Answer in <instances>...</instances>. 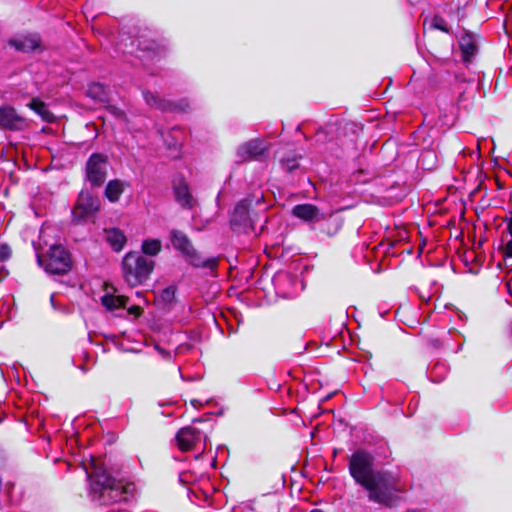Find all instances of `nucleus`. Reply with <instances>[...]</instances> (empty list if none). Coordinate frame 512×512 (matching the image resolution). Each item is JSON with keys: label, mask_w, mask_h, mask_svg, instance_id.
I'll return each instance as SVG.
<instances>
[{"label": "nucleus", "mask_w": 512, "mask_h": 512, "mask_svg": "<svg viewBox=\"0 0 512 512\" xmlns=\"http://www.w3.org/2000/svg\"><path fill=\"white\" fill-rule=\"evenodd\" d=\"M11 255V249L7 245H0V262L7 260Z\"/></svg>", "instance_id": "29"}, {"label": "nucleus", "mask_w": 512, "mask_h": 512, "mask_svg": "<svg viewBox=\"0 0 512 512\" xmlns=\"http://www.w3.org/2000/svg\"><path fill=\"white\" fill-rule=\"evenodd\" d=\"M27 106L37 113L44 121L52 122L54 120V115L49 111L47 105L40 99L33 98Z\"/></svg>", "instance_id": "21"}, {"label": "nucleus", "mask_w": 512, "mask_h": 512, "mask_svg": "<svg viewBox=\"0 0 512 512\" xmlns=\"http://www.w3.org/2000/svg\"><path fill=\"white\" fill-rule=\"evenodd\" d=\"M197 403H198V400H192V401H191V404H192L194 407H196V404H197Z\"/></svg>", "instance_id": "37"}, {"label": "nucleus", "mask_w": 512, "mask_h": 512, "mask_svg": "<svg viewBox=\"0 0 512 512\" xmlns=\"http://www.w3.org/2000/svg\"><path fill=\"white\" fill-rule=\"evenodd\" d=\"M100 206L98 197L88 190H82L72 211L77 221H85L95 215Z\"/></svg>", "instance_id": "8"}, {"label": "nucleus", "mask_w": 512, "mask_h": 512, "mask_svg": "<svg viewBox=\"0 0 512 512\" xmlns=\"http://www.w3.org/2000/svg\"><path fill=\"white\" fill-rule=\"evenodd\" d=\"M252 200L249 198L240 201L234 208L231 216V226L234 230H254V219L251 214Z\"/></svg>", "instance_id": "9"}, {"label": "nucleus", "mask_w": 512, "mask_h": 512, "mask_svg": "<svg viewBox=\"0 0 512 512\" xmlns=\"http://www.w3.org/2000/svg\"><path fill=\"white\" fill-rule=\"evenodd\" d=\"M155 266L152 259H148L139 252L127 253L122 261V273L125 282L135 287L146 282Z\"/></svg>", "instance_id": "3"}, {"label": "nucleus", "mask_w": 512, "mask_h": 512, "mask_svg": "<svg viewBox=\"0 0 512 512\" xmlns=\"http://www.w3.org/2000/svg\"><path fill=\"white\" fill-rule=\"evenodd\" d=\"M506 228L501 234L500 250L505 258H512V216L505 218Z\"/></svg>", "instance_id": "16"}, {"label": "nucleus", "mask_w": 512, "mask_h": 512, "mask_svg": "<svg viewBox=\"0 0 512 512\" xmlns=\"http://www.w3.org/2000/svg\"><path fill=\"white\" fill-rule=\"evenodd\" d=\"M160 298L165 303H171L175 298V288L170 286L162 290Z\"/></svg>", "instance_id": "26"}, {"label": "nucleus", "mask_w": 512, "mask_h": 512, "mask_svg": "<svg viewBox=\"0 0 512 512\" xmlns=\"http://www.w3.org/2000/svg\"><path fill=\"white\" fill-rule=\"evenodd\" d=\"M126 184L118 179L111 180L105 188V196L110 202H117L124 191Z\"/></svg>", "instance_id": "19"}, {"label": "nucleus", "mask_w": 512, "mask_h": 512, "mask_svg": "<svg viewBox=\"0 0 512 512\" xmlns=\"http://www.w3.org/2000/svg\"><path fill=\"white\" fill-rule=\"evenodd\" d=\"M9 45L21 52H31L41 47V39L38 34L21 35L11 39Z\"/></svg>", "instance_id": "13"}, {"label": "nucleus", "mask_w": 512, "mask_h": 512, "mask_svg": "<svg viewBox=\"0 0 512 512\" xmlns=\"http://www.w3.org/2000/svg\"><path fill=\"white\" fill-rule=\"evenodd\" d=\"M140 55H137L141 60L154 59L159 55V48L154 41L140 42L137 44Z\"/></svg>", "instance_id": "22"}, {"label": "nucleus", "mask_w": 512, "mask_h": 512, "mask_svg": "<svg viewBox=\"0 0 512 512\" xmlns=\"http://www.w3.org/2000/svg\"><path fill=\"white\" fill-rule=\"evenodd\" d=\"M106 239L112 249L116 252L121 251L126 243V236L118 228L107 230Z\"/></svg>", "instance_id": "18"}, {"label": "nucleus", "mask_w": 512, "mask_h": 512, "mask_svg": "<svg viewBox=\"0 0 512 512\" xmlns=\"http://www.w3.org/2000/svg\"><path fill=\"white\" fill-rule=\"evenodd\" d=\"M108 158L101 153H93L86 162V178L91 185L101 186L107 176Z\"/></svg>", "instance_id": "7"}, {"label": "nucleus", "mask_w": 512, "mask_h": 512, "mask_svg": "<svg viewBox=\"0 0 512 512\" xmlns=\"http://www.w3.org/2000/svg\"><path fill=\"white\" fill-rule=\"evenodd\" d=\"M176 442L182 451L195 450L202 453L206 447V436L197 428L187 426L178 431Z\"/></svg>", "instance_id": "6"}, {"label": "nucleus", "mask_w": 512, "mask_h": 512, "mask_svg": "<svg viewBox=\"0 0 512 512\" xmlns=\"http://www.w3.org/2000/svg\"><path fill=\"white\" fill-rule=\"evenodd\" d=\"M349 473L354 481L368 491L369 500L388 504L392 487L386 473L374 469V457L365 450L355 451L349 458Z\"/></svg>", "instance_id": "2"}, {"label": "nucleus", "mask_w": 512, "mask_h": 512, "mask_svg": "<svg viewBox=\"0 0 512 512\" xmlns=\"http://www.w3.org/2000/svg\"><path fill=\"white\" fill-rule=\"evenodd\" d=\"M449 368L444 362H437L429 370L428 376L432 382H441L448 374Z\"/></svg>", "instance_id": "23"}, {"label": "nucleus", "mask_w": 512, "mask_h": 512, "mask_svg": "<svg viewBox=\"0 0 512 512\" xmlns=\"http://www.w3.org/2000/svg\"><path fill=\"white\" fill-rule=\"evenodd\" d=\"M170 240L174 249L179 251L189 264L210 270H214L217 267V259L213 257L204 258L195 250L190 239L182 231L172 230Z\"/></svg>", "instance_id": "4"}, {"label": "nucleus", "mask_w": 512, "mask_h": 512, "mask_svg": "<svg viewBox=\"0 0 512 512\" xmlns=\"http://www.w3.org/2000/svg\"><path fill=\"white\" fill-rule=\"evenodd\" d=\"M311 512H323V511H321V510H319V509H314V510H312Z\"/></svg>", "instance_id": "40"}, {"label": "nucleus", "mask_w": 512, "mask_h": 512, "mask_svg": "<svg viewBox=\"0 0 512 512\" xmlns=\"http://www.w3.org/2000/svg\"><path fill=\"white\" fill-rule=\"evenodd\" d=\"M427 160H436L435 153L432 151H425L421 154V158H420V161H421V164L423 167H425L426 169H432L433 164L426 163Z\"/></svg>", "instance_id": "27"}, {"label": "nucleus", "mask_w": 512, "mask_h": 512, "mask_svg": "<svg viewBox=\"0 0 512 512\" xmlns=\"http://www.w3.org/2000/svg\"><path fill=\"white\" fill-rule=\"evenodd\" d=\"M142 252L148 256H156L161 250V241L158 239H146L141 246Z\"/></svg>", "instance_id": "24"}, {"label": "nucleus", "mask_w": 512, "mask_h": 512, "mask_svg": "<svg viewBox=\"0 0 512 512\" xmlns=\"http://www.w3.org/2000/svg\"><path fill=\"white\" fill-rule=\"evenodd\" d=\"M109 109H110V112H111L115 117H117V118H119V119H124V118H125V113H124L121 109H119V108H117V107H114V106L110 107Z\"/></svg>", "instance_id": "31"}, {"label": "nucleus", "mask_w": 512, "mask_h": 512, "mask_svg": "<svg viewBox=\"0 0 512 512\" xmlns=\"http://www.w3.org/2000/svg\"><path fill=\"white\" fill-rule=\"evenodd\" d=\"M116 291L114 287H111L110 290L107 288L105 294L101 297L102 305L109 311L125 307L128 302L126 296L117 295Z\"/></svg>", "instance_id": "15"}, {"label": "nucleus", "mask_w": 512, "mask_h": 512, "mask_svg": "<svg viewBox=\"0 0 512 512\" xmlns=\"http://www.w3.org/2000/svg\"><path fill=\"white\" fill-rule=\"evenodd\" d=\"M187 476H188V475H187L186 473H182V474H180V476H179V480H180L181 482H185V483H186V482H188Z\"/></svg>", "instance_id": "35"}, {"label": "nucleus", "mask_w": 512, "mask_h": 512, "mask_svg": "<svg viewBox=\"0 0 512 512\" xmlns=\"http://www.w3.org/2000/svg\"><path fill=\"white\" fill-rule=\"evenodd\" d=\"M89 478V495L93 502L109 506L125 504L136 491L135 484L123 478H116L95 459L90 461V468L85 467Z\"/></svg>", "instance_id": "1"}, {"label": "nucleus", "mask_w": 512, "mask_h": 512, "mask_svg": "<svg viewBox=\"0 0 512 512\" xmlns=\"http://www.w3.org/2000/svg\"><path fill=\"white\" fill-rule=\"evenodd\" d=\"M479 153V147L477 148V151L475 152V154H478ZM470 154H474V151H471Z\"/></svg>", "instance_id": "39"}, {"label": "nucleus", "mask_w": 512, "mask_h": 512, "mask_svg": "<svg viewBox=\"0 0 512 512\" xmlns=\"http://www.w3.org/2000/svg\"><path fill=\"white\" fill-rule=\"evenodd\" d=\"M119 50L122 51L123 53H133V49H126V46L123 48L122 47V44H120V47H119Z\"/></svg>", "instance_id": "34"}, {"label": "nucleus", "mask_w": 512, "mask_h": 512, "mask_svg": "<svg viewBox=\"0 0 512 512\" xmlns=\"http://www.w3.org/2000/svg\"><path fill=\"white\" fill-rule=\"evenodd\" d=\"M460 48L463 54L464 61H469L470 58L475 54L476 46L475 44L470 40L463 38L460 42Z\"/></svg>", "instance_id": "25"}, {"label": "nucleus", "mask_w": 512, "mask_h": 512, "mask_svg": "<svg viewBox=\"0 0 512 512\" xmlns=\"http://www.w3.org/2000/svg\"><path fill=\"white\" fill-rule=\"evenodd\" d=\"M30 125L25 117L19 115L11 106L0 107V127L11 131H24Z\"/></svg>", "instance_id": "10"}, {"label": "nucleus", "mask_w": 512, "mask_h": 512, "mask_svg": "<svg viewBox=\"0 0 512 512\" xmlns=\"http://www.w3.org/2000/svg\"><path fill=\"white\" fill-rule=\"evenodd\" d=\"M460 153H462V154H463V156H465V155H466V149H465V148H462V149L460 150Z\"/></svg>", "instance_id": "36"}, {"label": "nucleus", "mask_w": 512, "mask_h": 512, "mask_svg": "<svg viewBox=\"0 0 512 512\" xmlns=\"http://www.w3.org/2000/svg\"><path fill=\"white\" fill-rule=\"evenodd\" d=\"M293 215L305 221L320 220L319 210L312 204H300L293 208Z\"/></svg>", "instance_id": "17"}, {"label": "nucleus", "mask_w": 512, "mask_h": 512, "mask_svg": "<svg viewBox=\"0 0 512 512\" xmlns=\"http://www.w3.org/2000/svg\"><path fill=\"white\" fill-rule=\"evenodd\" d=\"M137 297H140L141 296V293L140 292H137L136 293Z\"/></svg>", "instance_id": "41"}, {"label": "nucleus", "mask_w": 512, "mask_h": 512, "mask_svg": "<svg viewBox=\"0 0 512 512\" xmlns=\"http://www.w3.org/2000/svg\"><path fill=\"white\" fill-rule=\"evenodd\" d=\"M174 196L176 201L185 209H192L196 205V200L190 193L188 184L184 181H180L174 185Z\"/></svg>", "instance_id": "14"}, {"label": "nucleus", "mask_w": 512, "mask_h": 512, "mask_svg": "<svg viewBox=\"0 0 512 512\" xmlns=\"http://www.w3.org/2000/svg\"><path fill=\"white\" fill-rule=\"evenodd\" d=\"M50 300H51L52 305L54 306V295H51V299Z\"/></svg>", "instance_id": "38"}, {"label": "nucleus", "mask_w": 512, "mask_h": 512, "mask_svg": "<svg viewBox=\"0 0 512 512\" xmlns=\"http://www.w3.org/2000/svg\"><path fill=\"white\" fill-rule=\"evenodd\" d=\"M156 350L161 354V356L165 359H170L171 358V354L169 351H166L162 348H160L159 346H156Z\"/></svg>", "instance_id": "33"}, {"label": "nucleus", "mask_w": 512, "mask_h": 512, "mask_svg": "<svg viewBox=\"0 0 512 512\" xmlns=\"http://www.w3.org/2000/svg\"><path fill=\"white\" fill-rule=\"evenodd\" d=\"M267 151L263 141L254 139L240 145L237 149V157L241 161L261 160Z\"/></svg>", "instance_id": "12"}, {"label": "nucleus", "mask_w": 512, "mask_h": 512, "mask_svg": "<svg viewBox=\"0 0 512 512\" xmlns=\"http://www.w3.org/2000/svg\"><path fill=\"white\" fill-rule=\"evenodd\" d=\"M297 166L298 164L296 163V160H288L287 163L285 164V168L289 171H292Z\"/></svg>", "instance_id": "32"}, {"label": "nucleus", "mask_w": 512, "mask_h": 512, "mask_svg": "<svg viewBox=\"0 0 512 512\" xmlns=\"http://www.w3.org/2000/svg\"><path fill=\"white\" fill-rule=\"evenodd\" d=\"M37 261L50 274L62 275L71 268L69 253L62 245L51 246L46 255H41L37 251Z\"/></svg>", "instance_id": "5"}, {"label": "nucleus", "mask_w": 512, "mask_h": 512, "mask_svg": "<svg viewBox=\"0 0 512 512\" xmlns=\"http://www.w3.org/2000/svg\"><path fill=\"white\" fill-rule=\"evenodd\" d=\"M143 97L145 102L154 108H157L162 111H182L185 112L189 109L190 105L186 99H181L178 103H174L165 99H161L158 95L153 94L150 91H144Z\"/></svg>", "instance_id": "11"}, {"label": "nucleus", "mask_w": 512, "mask_h": 512, "mask_svg": "<svg viewBox=\"0 0 512 512\" xmlns=\"http://www.w3.org/2000/svg\"><path fill=\"white\" fill-rule=\"evenodd\" d=\"M128 313L135 317H138L142 313V308L139 305H133L128 308Z\"/></svg>", "instance_id": "30"}, {"label": "nucleus", "mask_w": 512, "mask_h": 512, "mask_svg": "<svg viewBox=\"0 0 512 512\" xmlns=\"http://www.w3.org/2000/svg\"><path fill=\"white\" fill-rule=\"evenodd\" d=\"M432 26L434 28L439 29L444 32L448 31L445 21L441 17H438V16L433 18Z\"/></svg>", "instance_id": "28"}, {"label": "nucleus", "mask_w": 512, "mask_h": 512, "mask_svg": "<svg viewBox=\"0 0 512 512\" xmlns=\"http://www.w3.org/2000/svg\"><path fill=\"white\" fill-rule=\"evenodd\" d=\"M87 95L100 103H107L109 101L108 90L101 83L90 84L87 89Z\"/></svg>", "instance_id": "20"}]
</instances>
